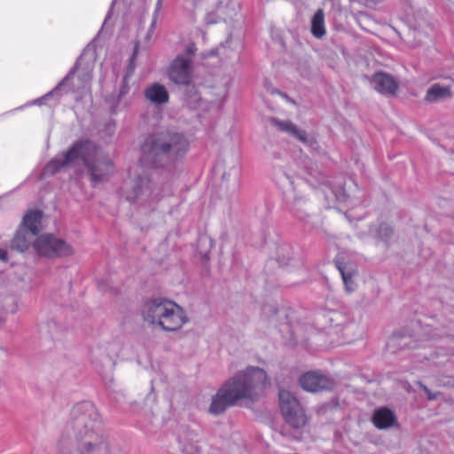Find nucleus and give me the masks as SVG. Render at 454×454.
I'll use <instances>...</instances> for the list:
<instances>
[{
	"instance_id": "1",
	"label": "nucleus",
	"mask_w": 454,
	"mask_h": 454,
	"mask_svg": "<svg viewBox=\"0 0 454 454\" xmlns=\"http://www.w3.org/2000/svg\"><path fill=\"white\" fill-rule=\"evenodd\" d=\"M188 149L189 141L182 133L163 131L148 137L141 147L140 164L129 169L121 196L133 205L153 207L161 195L160 188L149 179L146 169L161 167L164 160L183 158Z\"/></svg>"
},
{
	"instance_id": "2",
	"label": "nucleus",
	"mask_w": 454,
	"mask_h": 454,
	"mask_svg": "<svg viewBox=\"0 0 454 454\" xmlns=\"http://www.w3.org/2000/svg\"><path fill=\"white\" fill-rule=\"evenodd\" d=\"M82 164L93 185L106 181L114 172V163L95 143L82 139L62 153L57 154L43 170V176L55 173L71 166Z\"/></svg>"
},
{
	"instance_id": "3",
	"label": "nucleus",
	"mask_w": 454,
	"mask_h": 454,
	"mask_svg": "<svg viewBox=\"0 0 454 454\" xmlns=\"http://www.w3.org/2000/svg\"><path fill=\"white\" fill-rule=\"evenodd\" d=\"M69 427L77 442L79 454H108L102 419L93 403H76L71 411Z\"/></svg>"
},
{
	"instance_id": "4",
	"label": "nucleus",
	"mask_w": 454,
	"mask_h": 454,
	"mask_svg": "<svg viewBox=\"0 0 454 454\" xmlns=\"http://www.w3.org/2000/svg\"><path fill=\"white\" fill-rule=\"evenodd\" d=\"M268 377L264 370L248 366L229 380L213 397L209 412L223 413L227 407L243 399L254 400L263 390Z\"/></svg>"
},
{
	"instance_id": "5",
	"label": "nucleus",
	"mask_w": 454,
	"mask_h": 454,
	"mask_svg": "<svg viewBox=\"0 0 454 454\" xmlns=\"http://www.w3.org/2000/svg\"><path fill=\"white\" fill-rule=\"evenodd\" d=\"M144 320L153 328L176 332L188 322L181 306L165 298H154L145 302L142 309Z\"/></svg>"
},
{
	"instance_id": "6",
	"label": "nucleus",
	"mask_w": 454,
	"mask_h": 454,
	"mask_svg": "<svg viewBox=\"0 0 454 454\" xmlns=\"http://www.w3.org/2000/svg\"><path fill=\"white\" fill-rule=\"evenodd\" d=\"M95 60V48L89 44L83 50L74 67L64 77L67 78L70 75L66 84L61 88V95L69 92L82 94L90 90Z\"/></svg>"
},
{
	"instance_id": "7",
	"label": "nucleus",
	"mask_w": 454,
	"mask_h": 454,
	"mask_svg": "<svg viewBox=\"0 0 454 454\" xmlns=\"http://www.w3.org/2000/svg\"><path fill=\"white\" fill-rule=\"evenodd\" d=\"M195 44L187 45L185 52L178 54L168 68V79L179 85H188L192 78V58L195 54Z\"/></svg>"
},
{
	"instance_id": "8",
	"label": "nucleus",
	"mask_w": 454,
	"mask_h": 454,
	"mask_svg": "<svg viewBox=\"0 0 454 454\" xmlns=\"http://www.w3.org/2000/svg\"><path fill=\"white\" fill-rule=\"evenodd\" d=\"M279 408L287 424L294 428L303 427L307 423L305 411L299 400L289 391L280 389Z\"/></svg>"
},
{
	"instance_id": "9",
	"label": "nucleus",
	"mask_w": 454,
	"mask_h": 454,
	"mask_svg": "<svg viewBox=\"0 0 454 454\" xmlns=\"http://www.w3.org/2000/svg\"><path fill=\"white\" fill-rule=\"evenodd\" d=\"M33 247L38 255L49 258L68 256L73 253L69 244L52 234H44L36 238Z\"/></svg>"
},
{
	"instance_id": "10",
	"label": "nucleus",
	"mask_w": 454,
	"mask_h": 454,
	"mask_svg": "<svg viewBox=\"0 0 454 454\" xmlns=\"http://www.w3.org/2000/svg\"><path fill=\"white\" fill-rule=\"evenodd\" d=\"M301 387L309 392H318L330 389L333 386V381L317 372H309L301 376L299 380Z\"/></svg>"
},
{
	"instance_id": "11",
	"label": "nucleus",
	"mask_w": 454,
	"mask_h": 454,
	"mask_svg": "<svg viewBox=\"0 0 454 454\" xmlns=\"http://www.w3.org/2000/svg\"><path fill=\"white\" fill-rule=\"evenodd\" d=\"M371 83L377 91L384 95H394L398 88L395 78L384 72L374 74Z\"/></svg>"
},
{
	"instance_id": "12",
	"label": "nucleus",
	"mask_w": 454,
	"mask_h": 454,
	"mask_svg": "<svg viewBox=\"0 0 454 454\" xmlns=\"http://www.w3.org/2000/svg\"><path fill=\"white\" fill-rule=\"evenodd\" d=\"M239 10V4L238 2H233L231 0H223L220 1L216 7V12L218 19H214L213 13H208L206 17V22L207 24H213L218 22V20H223L226 21L227 19H232L234 16L238 14Z\"/></svg>"
},
{
	"instance_id": "13",
	"label": "nucleus",
	"mask_w": 454,
	"mask_h": 454,
	"mask_svg": "<svg viewBox=\"0 0 454 454\" xmlns=\"http://www.w3.org/2000/svg\"><path fill=\"white\" fill-rule=\"evenodd\" d=\"M70 75L67 78H63L62 81L51 91L43 95V97L34 99L32 101L27 102V104L15 108L13 111L23 110L27 106H43L46 105L47 102L51 99H53V103L50 104L51 106H55L59 101L61 97V88L66 84L67 81L69 79Z\"/></svg>"
},
{
	"instance_id": "14",
	"label": "nucleus",
	"mask_w": 454,
	"mask_h": 454,
	"mask_svg": "<svg viewBox=\"0 0 454 454\" xmlns=\"http://www.w3.org/2000/svg\"><path fill=\"white\" fill-rule=\"evenodd\" d=\"M178 442L184 454H199V436L193 431L184 429L178 436Z\"/></svg>"
},
{
	"instance_id": "15",
	"label": "nucleus",
	"mask_w": 454,
	"mask_h": 454,
	"mask_svg": "<svg viewBox=\"0 0 454 454\" xmlns=\"http://www.w3.org/2000/svg\"><path fill=\"white\" fill-rule=\"evenodd\" d=\"M43 214L39 210L28 211L23 217L20 228H24L30 236H36L42 228Z\"/></svg>"
},
{
	"instance_id": "16",
	"label": "nucleus",
	"mask_w": 454,
	"mask_h": 454,
	"mask_svg": "<svg viewBox=\"0 0 454 454\" xmlns=\"http://www.w3.org/2000/svg\"><path fill=\"white\" fill-rule=\"evenodd\" d=\"M372 422L377 428L386 429L396 424V417L390 409L382 407L374 411Z\"/></svg>"
},
{
	"instance_id": "17",
	"label": "nucleus",
	"mask_w": 454,
	"mask_h": 454,
	"mask_svg": "<svg viewBox=\"0 0 454 454\" xmlns=\"http://www.w3.org/2000/svg\"><path fill=\"white\" fill-rule=\"evenodd\" d=\"M145 98L154 105H162L168 101L169 96L166 88L155 82L145 90Z\"/></svg>"
},
{
	"instance_id": "18",
	"label": "nucleus",
	"mask_w": 454,
	"mask_h": 454,
	"mask_svg": "<svg viewBox=\"0 0 454 454\" xmlns=\"http://www.w3.org/2000/svg\"><path fill=\"white\" fill-rule=\"evenodd\" d=\"M272 122L276 127H278V129L291 135L303 144H308L309 142L306 131L300 129L293 122L289 121H279L277 119H273Z\"/></svg>"
},
{
	"instance_id": "19",
	"label": "nucleus",
	"mask_w": 454,
	"mask_h": 454,
	"mask_svg": "<svg viewBox=\"0 0 454 454\" xmlns=\"http://www.w3.org/2000/svg\"><path fill=\"white\" fill-rule=\"evenodd\" d=\"M35 236H30L26 232L24 228H20L11 244V248L20 253H23L28 249L30 245L36 239Z\"/></svg>"
},
{
	"instance_id": "20",
	"label": "nucleus",
	"mask_w": 454,
	"mask_h": 454,
	"mask_svg": "<svg viewBox=\"0 0 454 454\" xmlns=\"http://www.w3.org/2000/svg\"><path fill=\"white\" fill-rule=\"evenodd\" d=\"M325 32L324 11L318 9L311 19V34L316 38H322Z\"/></svg>"
},
{
	"instance_id": "21",
	"label": "nucleus",
	"mask_w": 454,
	"mask_h": 454,
	"mask_svg": "<svg viewBox=\"0 0 454 454\" xmlns=\"http://www.w3.org/2000/svg\"><path fill=\"white\" fill-rule=\"evenodd\" d=\"M336 266L340 273L341 274L342 280L347 292H353L355 290V284L352 280L353 270L348 268L342 262H340V257H338L336 261Z\"/></svg>"
},
{
	"instance_id": "22",
	"label": "nucleus",
	"mask_w": 454,
	"mask_h": 454,
	"mask_svg": "<svg viewBox=\"0 0 454 454\" xmlns=\"http://www.w3.org/2000/svg\"><path fill=\"white\" fill-rule=\"evenodd\" d=\"M450 96V90L449 87L434 84L428 89L426 95V100L428 102H434Z\"/></svg>"
},
{
	"instance_id": "23",
	"label": "nucleus",
	"mask_w": 454,
	"mask_h": 454,
	"mask_svg": "<svg viewBox=\"0 0 454 454\" xmlns=\"http://www.w3.org/2000/svg\"><path fill=\"white\" fill-rule=\"evenodd\" d=\"M286 178L289 180L290 185L293 187V193H294V205L292 206L290 210L293 212L294 216H296L297 218H299L301 220H303L304 216H303V214H300L299 207L304 205L305 200H303V198L298 197L295 194L296 186H294V181L291 180L288 176H286Z\"/></svg>"
},
{
	"instance_id": "24",
	"label": "nucleus",
	"mask_w": 454,
	"mask_h": 454,
	"mask_svg": "<svg viewBox=\"0 0 454 454\" xmlns=\"http://www.w3.org/2000/svg\"><path fill=\"white\" fill-rule=\"evenodd\" d=\"M162 1L163 0H157L156 5H155V10H154L153 16V20H152V22H151V25H150L149 31L147 33V36H146L147 39H150L152 35L153 34V31H154V28H155V25H156V21H157V18H158V15L160 13V11L161 9V6H162Z\"/></svg>"
},
{
	"instance_id": "25",
	"label": "nucleus",
	"mask_w": 454,
	"mask_h": 454,
	"mask_svg": "<svg viewBox=\"0 0 454 454\" xmlns=\"http://www.w3.org/2000/svg\"><path fill=\"white\" fill-rule=\"evenodd\" d=\"M392 234V229L391 227L387 223H381L378 230V235L379 237L383 239L387 240L390 235Z\"/></svg>"
},
{
	"instance_id": "26",
	"label": "nucleus",
	"mask_w": 454,
	"mask_h": 454,
	"mask_svg": "<svg viewBox=\"0 0 454 454\" xmlns=\"http://www.w3.org/2000/svg\"><path fill=\"white\" fill-rule=\"evenodd\" d=\"M231 43V39H227L224 43H222L218 48H216L215 51H212V55H221L224 54L225 50L227 47H229Z\"/></svg>"
},
{
	"instance_id": "27",
	"label": "nucleus",
	"mask_w": 454,
	"mask_h": 454,
	"mask_svg": "<svg viewBox=\"0 0 454 454\" xmlns=\"http://www.w3.org/2000/svg\"><path fill=\"white\" fill-rule=\"evenodd\" d=\"M129 91L128 78L125 76L122 80V84L120 88L119 98L125 96Z\"/></svg>"
},
{
	"instance_id": "28",
	"label": "nucleus",
	"mask_w": 454,
	"mask_h": 454,
	"mask_svg": "<svg viewBox=\"0 0 454 454\" xmlns=\"http://www.w3.org/2000/svg\"><path fill=\"white\" fill-rule=\"evenodd\" d=\"M328 321L331 326L337 325L338 324H334L337 321L340 314L337 312H330L328 315L324 316Z\"/></svg>"
},
{
	"instance_id": "29",
	"label": "nucleus",
	"mask_w": 454,
	"mask_h": 454,
	"mask_svg": "<svg viewBox=\"0 0 454 454\" xmlns=\"http://www.w3.org/2000/svg\"><path fill=\"white\" fill-rule=\"evenodd\" d=\"M333 192L335 194L338 200L345 201L347 200V194L341 187L339 188L338 192L333 189Z\"/></svg>"
},
{
	"instance_id": "30",
	"label": "nucleus",
	"mask_w": 454,
	"mask_h": 454,
	"mask_svg": "<svg viewBox=\"0 0 454 454\" xmlns=\"http://www.w3.org/2000/svg\"><path fill=\"white\" fill-rule=\"evenodd\" d=\"M0 260L3 262H7V251L5 249L0 248Z\"/></svg>"
},
{
	"instance_id": "31",
	"label": "nucleus",
	"mask_w": 454,
	"mask_h": 454,
	"mask_svg": "<svg viewBox=\"0 0 454 454\" xmlns=\"http://www.w3.org/2000/svg\"><path fill=\"white\" fill-rule=\"evenodd\" d=\"M137 53H138V46L136 45L135 48H134V51H133V54L130 58V67L132 65V62L137 59Z\"/></svg>"
},
{
	"instance_id": "32",
	"label": "nucleus",
	"mask_w": 454,
	"mask_h": 454,
	"mask_svg": "<svg viewBox=\"0 0 454 454\" xmlns=\"http://www.w3.org/2000/svg\"><path fill=\"white\" fill-rule=\"evenodd\" d=\"M423 388H424L425 392L427 393V398L429 400H434L436 398V395H433L427 387L423 386Z\"/></svg>"
},
{
	"instance_id": "33",
	"label": "nucleus",
	"mask_w": 454,
	"mask_h": 454,
	"mask_svg": "<svg viewBox=\"0 0 454 454\" xmlns=\"http://www.w3.org/2000/svg\"><path fill=\"white\" fill-rule=\"evenodd\" d=\"M231 173L234 175V177L235 178H238L239 176V168L238 166L236 167H233L231 169Z\"/></svg>"
},
{
	"instance_id": "34",
	"label": "nucleus",
	"mask_w": 454,
	"mask_h": 454,
	"mask_svg": "<svg viewBox=\"0 0 454 454\" xmlns=\"http://www.w3.org/2000/svg\"><path fill=\"white\" fill-rule=\"evenodd\" d=\"M223 180H227V174L226 173L223 174Z\"/></svg>"
},
{
	"instance_id": "35",
	"label": "nucleus",
	"mask_w": 454,
	"mask_h": 454,
	"mask_svg": "<svg viewBox=\"0 0 454 454\" xmlns=\"http://www.w3.org/2000/svg\"><path fill=\"white\" fill-rule=\"evenodd\" d=\"M305 184L304 181H301L300 183L297 184V186H301Z\"/></svg>"
},
{
	"instance_id": "36",
	"label": "nucleus",
	"mask_w": 454,
	"mask_h": 454,
	"mask_svg": "<svg viewBox=\"0 0 454 454\" xmlns=\"http://www.w3.org/2000/svg\"><path fill=\"white\" fill-rule=\"evenodd\" d=\"M110 16V12L106 14V20H105V22L106 21V20L109 18Z\"/></svg>"
}]
</instances>
